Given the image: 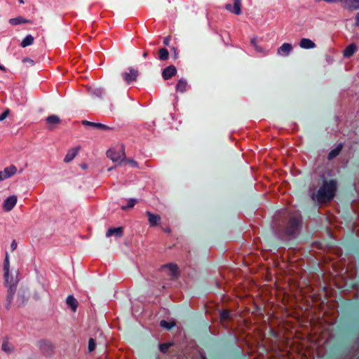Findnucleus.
Here are the masks:
<instances>
[{
	"label": "nucleus",
	"instance_id": "14",
	"mask_svg": "<svg viewBox=\"0 0 359 359\" xmlns=\"http://www.w3.org/2000/svg\"><path fill=\"white\" fill-rule=\"evenodd\" d=\"M358 48L355 44H349L343 51L344 57H351L357 51Z\"/></svg>",
	"mask_w": 359,
	"mask_h": 359
},
{
	"label": "nucleus",
	"instance_id": "24",
	"mask_svg": "<svg viewBox=\"0 0 359 359\" xmlns=\"http://www.w3.org/2000/svg\"><path fill=\"white\" fill-rule=\"evenodd\" d=\"M89 93L96 97H102L104 91L102 88L90 87L88 88Z\"/></svg>",
	"mask_w": 359,
	"mask_h": 359
},
{
	"label": "nucleus",
	"instance_id": "42",
	"mask_svg": "<svg viewBox=\"0 0 359 359\" xmlns=\"http://www.w3.org/2000/svg\"><path fill=\"white\" fill-rule=\"evenodd\" d=\"M0 69H1V70H2V71H4V72H6V69L4 66H2V65H0Z\"/></svg>",
	"mask_w": 359,
	"mask_h": 359
},
{
	"label": "nucleus",
	"instance_id": "10",
	"mask_svg": "<svg viewBox=\"0 0 359 359\" xmlns=\"http://www.w3.org/2000/svg\"><path fill=\"white\" fill-rule=\"evenodd\" d=\"M177 73V69L175 66L170 65L165 68L162 72V76L165 80L170 79L175 76Z\"/></svg>",
	"mask_w": 359,
	"mask_h": 359
},
{
	"label": "nucleus",
	"instance_id": "5",
	"mask_svg": "<svg viewBox=\"0 0 359 359\" xmlns=\"http://www.w3.org/2000/svg\"><path fill=\"white\" fill-rule=\"evenodd\" d=\"M138 74L139 73L137 69L130 67L128 69V72H123L122 74V76L125 81L129 84L136 81Z\"/></svg>",
	"mask_w": 359,
	"mask_h": 359
},
{
	"label": "nucleus",
	"instance_id": "33",
	"mask_svg": "<svg viewBox=\"0 0 359 359\" xmlns=\"http://www.w3.org/2000/svg\"><path fill=\"white\" fill-rule=\"evenodd\" d=\"M10 114V110L8 109H6L2 114H0V121H4L6 119Z\"/></svg>",
	"mask_w": 359,
	"mask_h": 359
},
{
	"label": "nucleus",
	"instance_id": "30",
	"mask_svg": "<svg viewBox=\"0 0 359 359\" xmlns=\"http://www.w3.org/2000/svg\"><path fill=\"white\" fill-rule=\"evenodd\" d=\"M96 344L93 338H90L88 341V350L89 352H92L95 349Z\"/></svg>",
	"mask_w": 359,
	"mask_h": 359
},
{
	"label": "nucleus",
	"instance_id": "40",
	"mask_svg": "<svg viewBox=\"0 0 359 359\" xmlns=\"http://www.w3.org/2000/svg\"><path fill=\"white\" fill-rule=\"evenodd\" d=\"M129 162L135 167H137V163L133 161V160H130Z\"/></svg>",
	"mask_w": 359,
	"mask_h": 359
},
{
	"label": "nucleus",
	"instance_id": "12",
	"mask_svg": "<svg viewBox=\"0 0 359 359\" xmlns=\"http://www.w3.org/2000/svg\"><path fill=\"white\" fill-rule=\"evenodd\" d=\"M300 219L299 218H294L290 221V226L287 229V233L290 236H293L296 233L298 229Z\"/></svg>",
	"mask_w": 359,
	"mask_h": 359
},
{
	"label": "nucleus",
	"instance_id": "44",
	"mask_svg": "<svg viewBox=\"0 0 359 359\" xmlns=\"http://www.w3.org/2000/svg\"><path fill=\"white\" fill-rule=\"evenodd\" d=\"M18 1H19V2H20V4H24V1H23V0H18Z\"/></svg>",
	"mask_w": 359,
	"mask_h": 359
},
{
	"label": "nucleus",
	"instance_id": "34",
	"mask_svg": "<svg viewBox=\"0 0 359 359\" xmlns=\"http://www.w3.org/2000/svg\"><path fill=\"white\" fill-rule=\"evenodd\" d=\"M170 345V344H163L159 346V348L161 351L165 353L167 351Z\"/></svg>",
	"mask_w": 359,
	"mask_h": 359
},
{
	"label": "nucleus",
	"instance_id": "13",
	"mask_svg": "<svg viewBox=\"0 0 359 359\" xmlns=\"http://www.w3.org/2000/svg\"><path fill=\"white\" fill-rule=\"evenodd\" d=\"M299 46L304 49H312L316 48V43L309 39L303 38L299 41Z\"/></svg>",
	"mask_w": 359,
	"mask_h": 359
},
{
	"label": "nucleus",
	"instance_id": "35",
	"mask_svg": "<svg viewBox=\"0 0 359 359\" xmlns=\"http://www.w3.org/2000/svg\"><path fill=\"white\" fill-rule=\"evenodd\" d=\"M220 317L222 319L225 320L229 317V311H223L220 313Z\"/></svg>",
	"mask_w": 359,
	"mask_h": 359
},
{
	"label": "nucleus",
	"instance_id": "16",
	"mask_svg": "<svg viewBox=\"0 0 359 359\" xmlns=\"http://www.w3.org/2000/svg\"><path fill=\"white\" fill-rule=\"evenodd\" d=\"M1 172H2L3 175H4V177L6 179H8L16 173L17 168L15 165H11L8 167L5 168L3 170H1Z\"/></svg>",
	"mask_w": 359,
	"mask_h": 359
},
{
	"label": "nucleus",
	"instance_id": "18",
	"mask_svg": "<svg viewBox=\"0 0 359 359\" xmlns=\"http://www.w3.org/2000/svg\"><path fill=\"white\" fill-rule=\"evenodd\" d=\"M250 43L254 47L255 50L259 53H262L263 55H267L268 51L265 50L263 47L260 46L257 43V38L256 36L253 37L250 40Z\"/></svg>",
	"mask_w": 359,
	"mask_h": 359
},
{
	"label": "nucleus",
	"instance_id": "25",
	"mask_svg": "<svg viewBox=\"0 0 359 359\" xmlns=\"http://www.w3.org/2000/svg\"><path fill=\"white\" fill-rule=\"evenodd\" d=\"M341 145L339 144L335 149L332 150L328 154V158L330 160L336 157L339 154L340 151L341 150Z\"/></svg>",
	"mask_w": 359,
	"mask_h": 359
},
{
	"label": "nucleus",
	"instance_id": "22",
	"mask_svg": "<svg viewBox=\"0 0 359 359\" xmlns=\"http://www.w3.org/2000/svg\"><path fill=\"white\" fill-rule=\"evenodd\" d=\"M27 22H28L27 20L23 18L21 16H18V17L11 18L9 20V23L12 25H20V24H22V23H26Z\"/></svg>",
	"mask_w": 359,
	"mask_h": 359
},
{
	"label": "nucleus",
	"instance_id": "1",
	"mask_svg": "<svg viewBox=\"0 0 359 359\" xmlns=\"http://www.w3.org/2000/svg\"><path fill=\"white\" fill-rule=\"evenodd\" d=\"M337 184L333 180L325 182L316 194L312 195V198L319 203H324L331 200L336 191Z\"/></svg>",
	"mask_w": 359,
	"mask_h": 359
},
{
	"label": "nucleus",
	"instance_id": "8",
	"mask_svg": "<svg viewBox=\"0 0 359 359\" xmlns=\"http://www.w3.org/2000/svg\"><path fill=\"white\" fill-rule=\"evenodd\" d=\"M46 123L49 130H53L55 126L60 123V118L57 115H50L46 118Z\"/></svg>",
	"mask_w": 359,
	"mask_h": 359
},
{
	"label": "nucleus",
	"instance_id": "21",
	"mask_svg": "<svg viewBox=\"0 0 359 359\" xmlns=\"http://www.w3.org/2000/svg\"><path fill=\"white\" fill-rule=\"evenodd\" d=\"M78 151H79V149H76V148L69 151L65 156L64 161L65 163H69V162L72 161L77 155Z\"/></svg>",
	"mask_w": 359,
	"mask_h": 359
},
{
	"label": "nucleus",
	"instance_id": "2",
	"mask_svg": "<svg viewBox=\"0 0 359 359\" xmlns=\"http://www.w3.org/2000/svg\"><path fill=\"white\" fill-rule=\"evenodd\" d=\"M4 279L6 285L8 287L9 298H12L19 282L18 274L14 277L10 274V272L4 273Z\"/></svg>",
	"mask_w": 359,
	"mask_h": 359
},
{
	"label": "nucleus",
	"instance_id": "15",
	"mask_svg": "<svg viewBox=\"0 0 359 359\" xmlns=\"http://www.w3.org/2000/svg\"><path fill=\"white\" fill-rule=\"evenodd\" d=\"M122 235H123L122 227L109 229L106 233L107 237L115 236L116 238H121L122 236Z\"/></svg>",
	"mask_w": 359,
	"mask_h": 359
},
{
	"label": "nucleus",
	"instance_id": "4",
	"mask_svg": "<svg viewBox=\"0 0 359 359\" xmlns=\"http://www.w3.org/2000/svg\"><path fill=\"white\" fill-rule=\"evenodd\" d=\"M18 198L15 195H11L6 198L3 202L2 207L4 211H11L16 205Z\"/></svg>",
	"mask_w": 359,
	"mask_h": 359
},
{
	"label": "nucleus",
	"instance_id": "9",
	"mask_svg": "<svg viewBox=\"0 0 359 359\" xmlns=\"http://www.w3.org/2000/svg\"><path fill=\"white\" fill-rule=\"evenodd\" d=\"M82 124L86 126L92 127L94 128H97L101 130H109L111 128L106 125H104L100 123H95V122H90L88 121L83 120L82 121Z\"/></svg>",
	"mask_w": 359,
	"mask_h": 359
},
{
	"label": "nucleus",
	"instance_id": "20",
	"mask_svg": "<svg viewBox=\"0 0 359 359\" xmlns=\"http://www.w3.org/2000/svg\"><path fill=\"white\" fill-rule=\"evenodd\" d=\"M187 80L181 79L176 85V90L180 93H184L187 89Z\"/></svg>",
	"mask_w": 359,
	"mask_h": 359
},
{
	"label": "nucleus",
	"instance_id": "3",
	"mask_svg": "<svg viewBox=\"0 0 359 359\" xmlns=\"http://www.w3.org/2000/svg\"><path fill=\"white\" fill-rule=\"evenodd\" d=\"M107 155L113 162L121 163L125 158V154L122 147L109 149Z\"/></svg>",
	"mask_w": 359,
	"mask_h": 359
},
{
	"label": "nucleus",
	"instance_id": "19",
	"mask_svg": "<svg viewBox=\"0 0 359 359\" xmlns=\"http://www.w3.org/2000/svg\"><path fill=\"white\" fill-rule=\"evenodd\" d=\"M66 302L74 312L76 311L78 302L72 295H69L67 297Z\"/></svg>",
	"mask_w": 359,
	"mask_h": 359
},
{
	"label": "nucleus",
	"instance_id": "7",
	"mask_svg": "<svg viewBox=\"0 0 359 359\" xmlns=\"http://www.w3.org/2000/svg\"><path fill=\"white\" fill-rule=\"evenodd\" d=\"M225 8L236 15H240L241 13V0H234L233 7L230 4H226Z\"/></svg>",
	"mask_w": 359,
	"mask_h": 359
},
{
	"label": "nucleus",
	"instance_id": "38",
	"mask_svg": "<svg viewBox=\"0 0 359 359\" xmlns=\"http://www.w3.org/2000/svg\"><path fill=\"white\" fill-rule=\"evenodd\" d=\"M11 248L12 249V250H15L17 248V243H15V241H13L11 245Z\"/></svg>",
	"mask_w": 359,
	"mask_h": 359
},
{
	"label": "nucleus",
	"instance_id": "28",
	"mask_svg": "<svg viewBox=\"0 0 359 359\" xmlns=\"http://www.w3.org/2000/svg\"><path fill=\"white\" fill-rule=\"evenodd\" d=\"M164 268L168 269L170 271L172 276H175L177 273L178 268L175 264H169L165 265Z\"/></svg>",
	"mask_w": 359,
	"mask_h": 359
},
{
	"label": "nucleus",
	"instance_id": "37",
	"mask_svg": "<svg viewBox=\"0 0 359 359\" xmlns=\"http://www.w3.org/2000/svg\"><path fill=\"white\" fill-rule=\"evenodd\" d=\"M170 38L169 36H167L165 37L164 39H163V43L165 45V46H168L169 43H170Z\"/></svg>",
	"mask_w": 359,
	"mask_h": 359
},
{
	"label": "nucleus",
	"instance_id": "41",
	"mask_svg": "<svg viewBox=\"0 0 359 359\" xmlns=\"http://www.w3.org/2000/svg\"><path fill=\"white\" fill-rule=\"evenodd\" d=\"M4 176V175H3L2 172L0 171V182L6 180V178Z\"/></svg>",
	"mask_w": 359,
	"mask_h": 359
},
{
	"label": "nucleus",
	"instance_id": "43",
	"mask_svg": "<svg viewBox=\"0 0 359 359\" xmlns=\"http://www.w3.org/2000/svg\"><path fill=\"white\" fill-rule=\"evenodd\" d=\"M142 56L143 57L146 58L147 57V53H144Z\"/></svg>",
	"mask_w": 359,
	"mask_h": 359
},
{
	"label": "nucleus",
	"instance_id": "39",
	"mask_svg": "<svg viewBox=\"0 0 359 359\" xmlns=\"http://www.w3.org/2000/svg\"><path fill=\"white\" fill-rule=\"evenodd\" d=\"M355 26H359V13L355 16Z\"/></svg>",
	"mask_w": 359,
	"mask_h": 359
},
{
	"label": "nucleus",
	"instance_id": "27",
	"mask_svg": "<svg viewBox=\"0 0 359 359\" xmlns=\"http://www.w3.org/2000/svg\"><path fill=\"white\" fill-rule=\"evenodd\" d=\"M169 53L165 48H161L159 50L158 58L161 60H166L168 58Z\"/></svg>",
	"mask_w": 359,
	"mask_h": 359
},
{
	"label": "nucleus",
	"instance_id": "23",
	"mask_svg": "<svg viewBox=\"0 0 359 359\" xmlns=\"http://www.w3.org/2000/svg\"><path fill=\"white\" fill-rule=\"evenodd\" d=\"M34 42V37L31 34L27 35L21 42V46L22 48L30 46Z\"/></svg>",
	"mask_w": 359,
	"mask_h": 359
},
{
	"label": "nucleus",
	"instance_id": "36",
	"mask_svg": "<svg viewBox=\"0 0 359 359\" xmlns=\"http://www.w3.org/2000/svg\"><path fill=\"white\" fill-rule=\"evenodd\" d=\"M23 62H28L31 65H33L34 64V61L32 59H29V58H25V59H23Z\"/></svg>",
	"mask_w": 359,
	"mask_h": 359
},
{
	"label": "nucleus",
	"instance_id": "29",
	"mask_svg": "<svg viewBox=\"0 0 359 359\" xmlns=\"http://www.w3.org/2000/svg\"><path fill=\"white\" fill-rule=\"evenodd\" d=\"M4 273L10 272V262L9 257L8 255H6L4 264Z\"/></svg>",
	"mask_w": 359,
	"mask_h": 359
},
{
	"label": "nucleus",
	"instance_id": "17",
	"mask_svg": "<svg viewBox=\"0 0 359 359\" xmlns=\"http://www.w3.org/2000/svg\"><path fill=\"white\" fill-rule=\"evenodd\" d=\"M146 214L148 216L149 222L151 226H156L161 222V217L159 215L149 211L146 212Z\"/></svg>",
	"mask_w": 359,
	"mask_h": 359
},
{
	"label": "nucleus",
	"instance_id": "32",
	"mask_svg": "<svg viewBox=\"0 0 359 359\" xmlns=\"http://www.w3.org/2000/svg\"><path fill=\"white\" fill-rule=\"evenodd\" d=\"M136 203V200L135 199H133V198H130L128 201V204L127 205H123L121 207V209L122 210H126L127 208H132L134 207L135 204Z\"/></svg>",
	"mask_w": 359,
	"mask_h": 359
},
{
	"label": "nucleus",
	"instance_id": "11",
	"mask_svg": "<svg viewBox=\"0 0 359 359\" xmlns=\"http://www.w3.org/2000/svg\"><path fill=\"white\" fill-rule=\"evenodd\" d=\"M341 3L343 4V6L346 9H359V0H344Z\"/></svg>",
	"mask_w": 359,
	"mask_h": 359
},
{
	"label": "nucleus",
	"instance_id": "31",
	"mask_svg": "<svg viewBox=\"0 0 359 359\" xmlns=\"http://www.w3.org/2000/svg\"><path fill=\"white\" fill-rule=\"evenodd\" d=\"M2 350L6 353H9L13 350V347L8 342L4 341L2 344Z\"/></svg>",
	"mask_w": 359,
	"mask_h": 359
},
{
	"label": "nucleus",
	"instance_id": "26",
	"mask_svg": "<svg viewBox=\"0 0 359 359\" xmlns=\"http://www.w3.org/2000/svg\"><path fill=\"white\" fill-rule=\"evenodd\" d=\"M160 325L162 327L165 328L167 330H170L173 327L175 326V323L174 321H166V320H161L160 323Z\"/></svg>",
	"mask_w": 359,
	"mask_h": 359
},
{
	"label": "nucleus",
	"instance_id": "6",
	"mask_svg": "<svg viewBox=\"0 0 359 359\" xmlns=\"http://www.w3.org/2000/svg\"><path fill=\"white\" fill-rule=\"evenodd\" d=\"M292 50V44L289 43H284L277 50V54L280 56L287 57L290 54Z\"/></svg>",
	"mask_w": 359,
	"mask_h": 359
}]
</instances>
